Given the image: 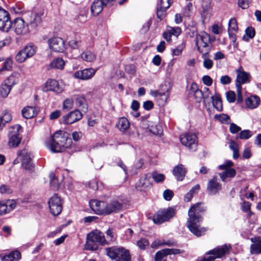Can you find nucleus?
I'll list each match as a JSON object with an SVG mask.
<instances>
[{"label":"nucleus","mask_w":261,"mask_h":261,"mask_svg":"<svg viewBox=\"0 0 261 261\" xmlns=\"http://www.w3.org/2000/svg\"><path fill=\"white\" fill-rule=\"evenodd\" d=\"M71 136L75 142L78 141L82 137L81 132H73L72 134L68 132H55L45 141L46 148L52 152H61L66 149H71L75 152L79 149L73 143Z\"/></svg>","instance_id":"f257e3e1"},{"label":"nucleus","mask_w":261,"mask_h":261,"mask_svg":"<svg viewBox=\"0 0 261 261\" xmlns=\"http://www.w3.org/2000/svg\"><path fill=\"white\" fill-rule=\"evenodd\" d=\"M205 210L201 203L194 204L188 211L189 218L187 226L189 230L197 237L203 235L206 231L205 228L201 226L202 217L200 213Z\"/></svg>","instance_id":"f03ea898"},{"label":"nucleus","mask_w":261,"mask_h":261,"mask_svg":"<svg viewBox=\"0 0 261 261\" xmlns=\"http://www.w3.org/2000/svg\"><path fill=\"white\" fill-rule=\"evenodd\" d=\"M87 239L86 248L88 250H96L98 248L97 244L103 245L107 243L103 234L97 230L89 233Z\"/></svg>","instance_id":"7ed1b4c3"},{"label":"nucleus","mask_w":261,"mask_h":261,"mask_svg":"<svg viewBox=\"0 0 261 261\" xmlns=\"http://www.w3.org/2000/svg\"><path fill=\"white\" fill-rule=\"evenodd\" d=\"M106 250L107 255L116 261H131L128 251L123 248H108Z\"/></svg>","instance_id":"20e7f679"},{"label":"nucleus","mask_w":261,"mask_h":261,"mask_svg":"<svg viewBox=\"0 0 261 261\" xmlns=\"http://www.w3.org/2000/svg\"><path fill=\"white\" fill-rule=\"evenodd\" d=\"M195 42L197 49L200 53H209L211 47L210 44V36L207 33L202 32L197 35Z\"/></svg>","instance_id":"39448f33"},{"label":"nucleus","mask_w":261,"mask_h":261,"mask_svg":"<svg viewBox=\"0 0 261 261\" xmlns=\"http://www.w3.org/2000/svg\"><path fill=\"white\" fill-rule=\"evenodd\" d=\"M233 163L231 161H226L222 165L219 166L218 168L221 170H224L221 173H219V176L221 180L224 182L229 181L232 178L236 175L235 169L231 168Z\"/></svg>","instance_id":"423d86ee"},{"label":"nucleus","mask_w":261,"mask_h":261,"mask_svg":"<svg viewBox=\"0 0 261 261\" xmlns=\"http://www.w3.org/2000/svg\"><path fill=\"white\" fill-rule=\"evenodd\" d=\"M181 144L188 147L189 149L195 151L197 148V138L196 135L193 132H186L180 136Z\"/></svg>","instance_id":"0eeeda50"},{"label":"nucleus","mask_w":261,"mask_h":261,"mask_svg":"<svg viewBox=\"0 0 261 261\" xmlns=\"http://www.w3.org/2000/svg\"><path fill=\"white\" fill-rule=\"evenodd\" d=\"M229 248L226 245L215 248L207 252L206 255L200 260L197 261H212L216 258L221 257L228 251Z\"/></svg>","instance_id":"6e6552de"},{"label":"nucleus","mask_w":261,"mask_h":261,"mask_svg":"<svg viewBox=\"0 0 261 261\" xmlns=\"http://www.w3.org/2000/svg\"><path fill=\"white\" fill-rule=\"evenodd\" d=\"M37 47L33 45L28 44L21 49L15 56V60L18 63H23L27 59L31 58L36 53Z\"/></svg>","instance_id":"1a4fd4ad"},{"label":"nucleus","mask_w":261,"mask_h":261,"mask_svg":"<svg viewBox=\"0 0 261 261\" xmlns=\"http://www.w3.org/2000/svg\"><path fill=\"white\" fill-rule=\"evenodd\" d=\"M175 214L173 208L169 207L158 212L153 216L152 220L155 224H160L173 218Z\"/></svg>","instance_id":"9d476101"},{"label":"nucleus","mask_w":261,"mask_h":261,"mask_svg":"<svg viewBox=\"0 0 261 261\" xmlns=\"http://www.w3.org/2000/svg\"><path fill=\"white\" fill-rule=\"evenodd\" d=\"M17 155L20 158L22 168L29 171H33L34 165L32 162V158L31 153L24 149L19 151Z\"/></svg>","instance_id":"9b49d317"},{"label":"nucleus","mask_w":261,"mask_h":261,"mask_svg":"<svg viewBox=\"0 0 261 261\" xmlns=\"http://www.w3.org/2000/svg\"><path fill=\"white\" fill-rule=\"evenodd\" d=\"M47 43L49 48L56 52L62 53L66 48L65 42L60 37H52L48 40Z\"/></svg>","instance_id":"f8f14e48"},{"label":"nucleus","mask_w":261,"mask_h":261,"mask_svg":"<svg viewBox=\"0 0 261 261\" xmlns=\"http://www.w3.org/2000/svg\"><path fill=\"white\" fill-rule=\"evenodd\" d=\"M51 213L54 216L59 215L62 211V204L60 198L57 195L53 196L48 201Z\"/></svg>","instance_id":"ddd939ff"},{"label":"nucleus","mask_w":261,"mask_h":261,"mask_svg":"<svg viewBox=\"0 0 261 261\" xmlns=\"http://www.w3.org/2000/svg\"><path fill=\"white\" fill-rule=\"evenodd\" d=\"M42 90L43 91H53L57 94L62 93L63 90V87L59 82L54 79H49L44 84Z\"/></svg>","instance_id":"4468645a"},{"label":"nucleus","mask_w":261,"mask_h":261,"mask_svg":"<svg viewBox=\"0 0 261 261\" xmlns=\"http://www.w3.org/2000/svg\"><path fill=\"white\" fill-rule=\"evenodd\" d=\"M12 27L9 13L0 8V30L7 32Z\"/></svg>","instance_id":"2eb2a0df"},{"label":"nucleus","mask_w":261,"mask_h":261,"mask_svg":"<svg viewBox=\"0 0 261 261\" xmlns=\"http://www.w3.org/2000/svg\"><path fill=\"white\" fill-rule=\"evenodd\" d=\"M43 14L44 11L42 10H37L29 14L27 20L30 25L34 28L40 25L42 22Z\"/></svg>","instance_id":"dca6fc26"},{"label":"nucleus","mask_w":261,"mask_h":261,"mask_svg":"<svg viewBox=\"0 0 261 261\" xmlns=\"http://www.w3.org/2000/svg\"><path fill=\"white\" fill-rule=\"evenodd\" d=\"M13 29L18 35H23L29 32V27L24 20L20 18L15 19L13 22Z\"/></svg>","instance_id":"f3484780"},{"label":"nucleus","mask_w":261,"mask_h":261,"mask_svg":"<svg viewBox=\"0 0 261 261\" xmlns=\"http://www.w3.org/2000/svg\"><path fill=\"white\" fill-rule=\"evenodd\" d=\"M150 177L151 176L149 174L142 175L136 184V189L140 191H147L151 187Z\"/></svg>","instance_id":"a211bd4d"},{"label":"nucleus","mask_w":261,"mask_h":261,"mask_svg":"<svg viewBox=\"0 0 261 261\" xmlns=\"http://www.w3.org/2000/svg\"><path fill=\"white\" fill-rule=\"evenodd\" d=\"M96 70L90 68H86L82 70H79L74 73V77L82 80H87L91 79L95 74Z\"/></svg>","instance_id":"6ab92c4d"},{"label":"nucleus","mask_w":261,"mask_h":261,"mask_svg":"<svg viewBox=\"0 0 261 261\" xmlns=\"http://www.w3.org/2000/svg\"><path fill=\"white\" fill-rule=\"evenodd\" d=\"M8 138V145L11 148L17 147L22 140V136L18 132H9Z\"/></svg>","instance_id":"aec40b11"},{"label":"nucleus","mask_w":261,"mask_h":261,"mask_svg":"<svg viewBox=\"0 0 261 261\" xmlns=\"http://www.w3.org/2000/svg\"><path fill=\"white\" fill-rule=\"evenodd\" d=\"M92 210L97 214H106V203L97 200H92L89 202Z\"/></svg>","instance_id":"412c9836"},{"label":"nucleus","mask_w":261,"mask_h":261,"mask_svg":"<svg viewBox=\"0 0 261 261\" xmlns=\"http://www.w3.org/2000/svg\"><path fill=\"white\" fill-rule=\"evenodd\" d=\"M82 117V113L79 110H75L64 116L63 121L65 124H71L80 120Z\"/></svg>","instance_id":"4be33fe9"},{"label":"nucleus","mask_w":261,"mask_h":261,"mask_svg":"<svg viewBox=\"0 0 261 261\" xmlns=\"http://www.w3.org/2000/svg\"><path fill=\"white\" fill-rule=\"evenodd\" d=\"M260 101L259 96L256 95H251L245 99V108L249 110L255 109L258 107Z\"/></svg>","instance_id":"5701e85b"},{"label":"nucleus","mask_w":261,"mask_h":261,"mask_svg":"<svg viewBox=\"0 0 261 261\" xmlns=\"http://www.w3.org/2000/svg\"><path fill=\"white\" fill-rule=\"evenodd\" d=\"M221 190V185L218 182L217 178L214 177L210 180L207 185V190L208 194L214 195Z\"/></svg>","instance_id":"b1692460"},{"label":"nucleus","mask_w":261,"mask_h":261,"mask_svg":"<svg viewBox=\"0 0 261 261\" xmlns=\"http://www.w3.org/2000/svg\"><path fill=\"white\" fill-rule=\"evenodd\" d=\"M180 253L179 249H165L158 251L154 257L155 261H166L164 257L169 254H176Z\"/></svg>","instance_id":"393cba45"},{"label":"nucleus","mask_w":261,"mask_h":261,"mask_svg":"<svg viewBox=\"0 0 261 261\" xmlns=\"http://www.w3.org/2000/svg\"><path fill=\"white\" fill-rule=\"evenodd\" d=\"M39 109L37 107H24L21 110L22 116L25 119H31L38 113Z\"/></svg>","instance_id":"a878e982"},{"label":"nucleus","mask_w":261,"mask_h":261,"mask_svg":"<svg viewBox=\"0 0 261 261\" xmlns=\"http://www.w3.org/2000/svg\"><path fill=\"white\" fill-rule=\"evenodd\" d=\"M187 173V170L182 164H178L173 169L172 173L177 180L182 181Z\"/></svg>","instance_id":"bb28decb"},{"label":"nucleus","mask_w":261,"mask_h":261,"mask_svg":"<svg viewBox=\"0 0 261 261\" xmlns=\"http://www.w3.org/2000/svg\"><path fill=\"white\" fill-rule=\"evenodd\" d=\"M122 208V204L117 200H112L109 203H106V215L117 212Z\"/></svg>","instance_id":"cd10ccee"},{"label":"nucleus","mask_w":261,"mask_h":261,"mask_svg":"<svg viewBox=\"0 0 261 261\" xmlns=\"http://www.w3.org/2000/svg\"><path fill=\"white\" fill-rule=\"evenodd\" d=\"M65 65V61L61 58L58 57L54 59L48 65V69H56L62 70Z\"/></svg>","instance_id":"c85d7f7f"},{"label":"nucleus","mask_w":261,"mask_h":261,"mask_svg":"<svg viewBox=\"0 0 261 261\" xmlns=\"http://www.w3.org/2000/svg\"><path fill=\"white\" fill-rule=\"evenodd\" d=\"M237 76L236 82V86L237 85H241V84L246 83L249 77V74L247 72L242 71L241 69L237 70Z\"/></svg>","instance_id":"c756f323"},{"label":"nucleus","mask_w":261,"mask_h":261,"mask_svg":"<svg viewBox=\"0 0 261 261\" xmlns=\"http://www.w3.org/2000/svg\"><path fill=\"white\" fill-rule=\"evenodd\" d=\"M103 2L100 0L94 1L91 7V11L92 14L94 16H97L99 15L103 10Z\"/></svg>","instance_id":"7c9ffc66"},{"label":"nucleus","mask_w":261,"mask_h":261,"mask_svg":"<svg viewBox=\"0 0 261 261\" xmlns=\"http://www.w3.org/2000/svg\"><path fill=\"white\" fill-rule=\"evenodd\" d=\"M190 93L193 94L196 101L200 102L202 97L203 93L202 91L198 88L196 83H193L190 88Z\"/></svg>","instance_id":"2f4dec72"},{"label":"nucleus","mask_w":261,"mask_h":261,"mask_svg":"<svg viewBox=\"0 0 261 261\" xmlns=\"http://www.w3.org/2000/svg\"><path fill=\"white\" fill-rule=\"evenodd\" d=\"M21 258L20 253L18 251H12L2 258V261H18Z\"/></svg>","instance_id":"473e14b6"},{"label":"nucleus","mask_w":261,"mask_h":261,"mask_svg":"<svg viewBox=\"0 0 261 261\" xmlns=\"http://www.w3.org/2000/svg\"><path fill=\"white\" fill-rule=\"evenodd\" d=\"M129 125L128 120L125 117L120 118L116 125L117 128L121 130H126L129 128Z\"/></svg>","instance_id":"72a5a7b5"},{"label":"nucleus","mask_w":261,"mask_h":261,"mask_svg":"<svg viewBox=\"0 0 261 261\" xmlns=\"http://www.w3.org/2000/svg\"><path fill=\"white\" fill-rule=\"evenodd\" d=\"M12 87L5 82H3L0 86V95L3 98H6L11 91Z\"/></svg>","instance_id":"f704fd0d"},{"label":"nucleus","mask_w":261,"mask_h":261,"mask_svg":"<svg viewBox=\"0 0 261 261\" xmlns=\"http://www.w3.org/2000/svg\"><path fill=\"white\" fill-rule=\"evenodd\" d=\"M75 104L76 106L80 108L84 112H86L88 109L86 99L84 97L79 96L75 99Z\"/></svg>","instance_id":"c9c22d12"},{"label":"nucleus","mask_w":261,"mask_h":261,"mask_svg":"<svg viewBox=\"0 0 261 261\" xmlns=\"http://www.w3.org/2000/svg\"><path fill=\"white\" fill-rule=\"evenodd\" d=\"M81 57L86 62H93L96 60L95 55L90 50L84 51L81 54Z\"/></svg>","instance_id":"e433bc0d"},{"label":"nucleus","mask_w":261,"mask_h":261,"mask_svg":"<svg viewBox=\"0 0 261 261\" xmlns=\"http://www.w3.org/2000/svg\"><path fill=\"white\" fill-rule=\"evenodd\" d=\"M5 82L8 85L11 86L12 88L13 86L17 84L18 82V74L16 73H13L11 74Z\"/></svg>","instance_id":"4c0bfd02"},{"label":"nucleus","mask_w":261,"mask_h":261,"mask_svg":"<svg viewBox=\"0 0 261 261\" xmlns=\"http://www.w3.org/2000/svg\"><path fill=\"white\" fill-rule=\"evenodd\" d=\"M213 105L218 111H221L223 110L222 102L220 97L217 95L212 96L211 97Z\"/></svg>","instance_id":"58836bf2"},{"label":"nucleus","mask_w":261,"mask_h":261,"mask_svg":"<svg viewBox=\"0 0 261 261\" xmlns=\"http://www.w3.org/2000/svg\"><path fill=\"white\" fill-rule=\"evenodd\" d=\"M3 200L4 201L5 207H6V214L10 213L16 207V202L14 200L8 199Z\"/></svg>","instance_id":"ea45409f"},{"label":"nucleus","mask_w":261,"mask_h":261,"mask_svg":"<svg viewBox=\"0 0 261 261\" xmlns=\"http://www.w3.org/2000/svg\"><path fill=\"white\" fill-rule=\"evenodd\" d=\"M208 54L209 53L202 54V58L203 59V66L207 69L212 68L213 66V61L208 58Z\"/></svg>","instance_id":"a19ab883"},{"label":"nucleus","mask_w":261,"mask_h":261,"mask_svg":"<svg viewBox=\"0 0 261 261\" xmlns=\"http://www.w3.org/2000/svg\"><path fill=\"white\" fill-rule=\"evenodd\" d=\"M200 189V186L197 184L194 186L190 191L185 195V201L187 202H189L191 200L192 198L193 194L197 192Z\"/></svg>","instance_id":"79ce46f5"},{"label":"nucleus","mask_w":261,"mask_h":261,"mask_svg":"<svg viewBox=\"0 0 261 261\" xmlns=\"http://www.w3.org/2000/svg\"><path fill=\"white\" fill-rule=\"evenodd\" d=\"M237 30L238 25L237 20L235 18H232L229 21L228 32V33L230 32L235 33Z\"/></svg>","instance_id":"37998d69"},{"label":"nucleus","mask_w":261,"mask_h":261,"mask_svg":"<svg viewBox=\"0 0 261 261\" xmlns=\"http://www.w3.org/2000/svg\"><path fill=\"white\" fill-rule=\"evenodd\" d=\"M215 118L223 123H229L230 119L229 116L225 114H220L219 115H215Z\"/></svg>","instance_id":"c03bdc74"},{"label":"nucleus","mask_w":261,"mask_h":261,"mask_svg":"<svg viewBox=\"0 0 261 261\" xmlns=\"http://www.w3.org/2000/svg\"><path fill=\"white\" fill-rule=\"evenodd\" d=\"M185 48V45L181 44L178 45L174 48L171 49V55L172 56H179L182 54V51Z\"/></svg>","instance_id":"a18cd8bd"},{"label":"nucleus","mask_w":261,"mask_h":261,"mask_svg":"<svg viewBox=\"0 0 261 261\" xmlns=\"http://www.w3.org/2000/svg\"><path fill=\"white\" fill-rule=\"evenodd\" d=\"M13 192V189L8 185L3 184L0 186V193L2 195H9Z\"/></svg>","instance_id":"49530a36"},{"label":"nucleus","mask_w":261,"mask_h":261,"mask_svg":"<svg viewBox=\"0 0 261 261\" xmlns=\"http://www.w3.org/2000/svg\"><path fill=\"white\" fill-rule=\"evenodd\" d=\"M49 178L51 187H52L54 189H58L59 186V184L55 176V174L54 173L51 172L50 173Z\"/></svg>","instance_id":"de8ad7c7"},{"label":"nucleus","mask_w":261,"mask_h":261,"mask_svg":"<svg viewBox=\"0 0 261 261\" xmlns=\"http://www.w3.org/2000/svg\"><path fill=\"white\" fill-rule=\"evenodd\" d=\"M252 253H261V240H258L256 243L251 246Z\"/></svg>","instance_id":"09e8293b"},{"label":"nucleus","mask_w":261,"mask_h":261,"mask_svg":"<svg viewBox=\"0 0 261 261\" xmlns=\"http://www.w3.org/2000/svg\"><path fill=\"white\" fill-rule=\"evenodd\" d=\"M1 117L5 124L9 123L12 120V115L11 113L7 110H5L3 112Z\"/></svg>","instance_id":"8fccbe9b"},{"label":"nucleus","mask_w":261,"mask_h":261,"mask_svg":"<svg viewBox=\"0 0 261 261\" xmlns=\"http://www.w3.org/2000/svg\"><path fill=\"white\" fill-rule=\"evenodd\" d=\"M13 65V60L11 58H7L2 66L4 70L9 71L11 70Z\"/></svg>","instance_id":"3c124183"},{"label":"nucleus","mask_w":261,"mask_h":261,"mask_svg":"<svg viewBox=\"0 0 261 261\" xmlns=\"http://www.w3.org/2000/svg\"><path fill=\"white\" fill-rule=\"evenodd\" d=\"M168 31L171 35L178 36L181 33V30L179 27H168Z\"/></svg>","instance_id":"603ef678"},{"label":"nucleus","mask_w":261,"mask_h":261,"mask_svg":"<svg viewBox=\"0 0 261 261\" xmlns=\"http://www.w3.org/2000/svg\"><path fill=\"white\" fill-rule=\"evenodd\" d=\"M236 86L237 88V102L240 103L243 101V97L242 95V89L241 85H237Z\"/></svg>","instance_id":"864d4df0"},{"label":"nucleus","mask_w":261,"mask_h":261,"mask_svg":"<svg viewBox=\"0 0 261 261\" xmlns=\"http://www.w3.org/2000/svg\"><path fill=\"white\" fill-rule=\"evenodd\" d=\"M73 99L72 98H67L63 102V110L68 111L73 107Z\"/></svg>","instance_id":"5fc2aeb1"},{"label":"nucleus","mask_w":261,"mask_h":261,"mask_svg":"<svg viewBox=\"0 0 261 261\" xmlns=\"http://www.w3.org/2000/svg\"><path fill=\"white\" fill-rule=\"evenodd\" d=\"M193 3L188 2L183 9V15L185 16H189L190 12L193 9Z\"/></svg>","instance_id":"6e6d98bb"},{"label":"nucleus","mask_w":261,"mask_h":261,"mask_svg":"<svg viewBox=\"0 0 261 261\" xmlns=\"http://www.w3.org/2000/svg\"><path fill=\"white\" fill-rule=\"evenodd\" d=\"M152 178L156 182H163L165 179V176L164 174L158 173L156 172L152 173Z\"/></svg>","instance_id":"4d7b16f0"},{"label":"nucleus","mask_w":261,"mask_h":261,"mask_svg":"<svg viewBox=\"0 0 261 261\" xmlns=\"http://www.w3.org/2000/svg\"><path fill=\"white\" fill-rule=\"evenodd\" d=\"M69 46L72 49H77L82 45V42L80 40L72 39L69 41Z\"/></svg>","instance_id":"13d9d810"},{"label":"nucleus","mask_w":261,"mask_h":261,"mask_svg":"<svg viewBox=\"0 0 261 261\" xmlns=\"http://www.w3.org/2000/svg\"><path fill=\"white\" fill-rule=\"evenodd\" d=\"M167 9H163L158 6H157L156 15L160 19L162 20L165 17L166 15V12Z\"/></svg>","instance_id":"bf43d9fd"},{"label":"nucleus","mask_w":261,"mask_h":261,"mask_svg":"<svg viewBox=\"0 0 261 261\" xmlns=\"http://www.w3.org/2000/svg\"><path fill=\"white\" fill-rule=\"evenodd\" d=\"M137 245L141 249H145L149 245V242L145 239H141L137 242Z\"/></svg>","instance_id":"052dcab7"},{"label":"nucleus","mask_w":261,"mask_h":261,"mask_svg":"<svg viewBox=\"0 0 261 261\" xmlns=\"http://www.w3.org/2000/svg\"><path fill=\"white\" fill-rule=\"evenodd\" d=\"M227 100L230 102H234L236 99V94L233 91H229L226 93Z\"/></svg>","instance_id":"680f3d73"},{"label":"nucleus","mask_w":261,"mask_h":261,"mask_svg":"<svg viewBox=\"0 0 261 261\" xmlns=\"http://www.w3.org/2000/svg\"><path fill=\"white\" fill-rule=\"evenodd\" d=\"M172 3V0H160L158 6L163 8V9H168L171 6Z\"/></svg>","instance_id":"e2e57ef3"},{"label":"nucleus","mask_w":261,"mask_h":261,"mask_svg":"<svg viewBox=\"0 0 261 261\" xmlns=\"http://www.w3.org/2000/svg\"><path fill=\"white\" fill-rule=\"evenodd\" d=\"M251 0H239L238 5L243 9H245L249 7Z\"/></svg>","instance_id":"0e129e2a"},{"label":"nucleus","mask_w":261,"mask_h":261,"mask_svg":"<svg viewBox=\"0 0 261 261\" xmlns=\"http://www.w3.org/2000/svg\"><path fill=\"white\" fill-rule=\"evenodd\" d=\"M12 40L10 37H7L3 40L0 41V50L5 46H8L11 43Z\"/></svg>","instance_id":"69168bd1"},{"label":"nucleus","mask_w":261,"mask_h":261,"mask_svg":"<svg viewBox=\"0 0 261 261\" xmlns=\"http://www.w3.org/2000/svg\"><path fill=\"white\" fill-rule=\"evenodd\" d=\"M168 90H167L165 92L155 91L154 92V96L156 97H161L163 101H165L168 98Z\"/></svg>","instance_id":"338daca9"},{"label":"nucleus","mask_w":261,"mask_h":261,"mask_svg":"<svg viewBox=\"0 0 261 261\" xmlns=\"http://www.w3.org/2000/svg\"><path fill=\"white\" fill-rule=\"evenodd\" d=\"M174 195L173 192L170 190H166L163 193V197L167 201L170 200Z\"/></svg>","instance_id":"774afa93"}]
</instances>
